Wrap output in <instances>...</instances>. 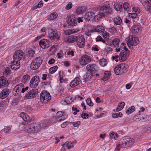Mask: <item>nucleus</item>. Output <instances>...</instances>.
I'll return each mask as SVG.
<instances>
[{
  "mask_svg": "<svg viewBox=\"0 0 151 151\" xmlns=\"http://www.w3.org/2000/svg\"><path fill=\"white\" fill-rule=\"evenodd\" d=\"M109 35V33L106 32H104L103 33V37L104 39L107 38Z\"/></svg>",
  "mask_w": 151,
  "mask_h": 151,
  "instance_id": "nucleus-57",
  "label": "nucleus"
},
{
  "mask_svg": "<svg viewBox=\"0 0 151 151\" xmlns=\"http://www.w3.org/2000/svg\"><path fill=\"white\" fill-rule=\"evenodd\" d=\"M111 12V9L109 6L104 4L100 7L99 12L101 16L105 17L107 15L110 14Z\"/></svg>",
  "mask_w": 151,
  "mask_h": 151,
  "instance_id": "nucleus-1",
  "label": "nucleus"
},
{
  "mask_svg": "<svg viewBox=\"0 0 151 151\" xmlns=\"http://www.w3.org/2000/svg\"><path fill=\"white\" fill-rule=\"evenodd\" d=\"M119 56V60L121 62L125 61L128 58L127 54L126 55L124 54V52H121Z\"/></svg>",
  "mask_w": 151,
  "mask_h": 151,
  "instance_id": "nucleus-28",
  "label": "nucleus"
},
{
  "mask_svg": "<svg viewBox=\"0 0 151 151\" xmlns=\"http://www.w3.org/2000/svg\"><path fill=\"white\" fill-rule=\"evenodd\" d=\"M40 81L39 77L35 76L31 79L30 82V86L32 88H36L38 85Z\"/></svg>",
  "mask_w": 151,
  "mask_h": 151,
  "instance_id": "nucleus-9",
  "label": "nucleus"
},
{
  "mask_svg": "<svg viewBox=\"0 0 151 151\" xmlns=\"http://www.w3.org/2000/svg\"><path fill=\"white\" fill-rule=\"evenodd\" d=\"M73 6V4L71 2H70L65 6V9L66 10L70 9Z\"/></svg>",
  "mask_w": 151,
  "mask_h": 151,
  "instance_id": "nucleus-52",
  "label": "nucleus"
},
{
  "mask_svg": "<svg viewBox=\"0 0 151 151\" xmlns=\"http://www.w3.org/2000/svg\"><path fill=\"white\" fill-rule=\"evenodd\" d=\"M121 146L125 148L128 147L133 145L134 143V141L133 139L129 137H126L121 139Z\"/></svg>",
  "mask_w": 151,
  "mask_h": 151,
  "instance_id": "nucleus-3",
  "label": "nucleus"
},
{
  "mask_svg": "<svg viewBox=\"0 0 151 151\" xmlns=\"http://www.w3.org/2000/svg\"><path fill=\"white\" fill-rule=\"evenodd\" d=\"M135 110V108L134 106H132L129 108L126 111V113L128 114H129L134 111Z\"/></svg>",
  "mask_w": 151,
  "mask_h": 151,
  "instance_id": "nucleus-38",
  "label": "nucleus"
},
{
  "mask_svg": "<svg viewBox=\"0 0 151 151\" xmlns=\"http://www.w3.org/2000/svg\"><path fill=\"white\" fill-rule=\"evenodd\" d=\"M62 146L63 147H65L66 148L70 149L74 147L73 143H72L71 141H68L64 143Z\"/></svg>",
  "mask_w": 151,
  "mask_h": 151,
  "instance_id": "nucleus-26",
  "label": "nucleus"
},
{
  "mask_svg": "<svg viewBox=\"0 0 151 151\" xmlns=\"http://www.w3.org/2000/svg\"><path fill=\"white\" fill-rule=\"evenodd\" d=\"M9 85V83L6 78L4 77H0V88L4 87H6Z\"/></svg>",
  "mask_w": 151,
  "mask_h": 151,
  "instance_id": "nucleus-17",
  "label": "nucleus"
},
{
  "mask_svg": "<svg viewBox=\"0 0 151 151\" xmlns=\"http://www.w3.org/2000/svg\"><path fill=\"white\" fill-rule=\"evenodd\" d=\"M37 89H32L27 93L24 96V98L27 99H32L36 97L38 93Z\"/></svg>",
  "mask_w": 151,
  "mask_h": 151,
  "instance_id": "nucleus-10",
  "label": "nucleus"
},
{
  "mask_svg": "<svg viewBox=\"0 0 151 151\" xmlns=\"http://www.w3.org/2000/svg\"><path fill=\"white\" fill-rule=\"evenodd\" d=\"M129 4L127 3H124L123 4L124 9L125 11H127L128 8H129Z\"/></svg>",
  "mask_w": 151,
  "mask_h": 151,
  "instance_id": "nucleus-54",
  "label": "nucleus"
},
{
  "mask_svg": "<svg viewBox=\"0 0 151 151\" xmlns=\"http://www.w3.org/2000/svg\"><path fill=\"white\" fill-rule=\"evenodd\" d=\"M125 104V103L123 102L119 103L116 109V111L118 112L122 109L124 106Z\"/></svg>",
  "mask_w": 151,
  "mask_h": 151,
  "instance_id": "nucleus-33",
  "label": "nucleus"
},
{
  "mask_svg": "<svg viewBox=\"0 0 151 151\" xmlns=\"http://www.w3.org/2000/svg\"><path fill=\"white\" fill-rule=\"evenodd\" d=\"M58 15L56 12H55L50 14L49 16L48 19L50 20H53L55 19L57 17Z\"/></svg>",
  "mask_w": 151,
  "mask_h": 151,
  "instance_id": "nucleus-35",
  "label": "nucleus"
},
{
  "mask_svg": "<svg viewBox=\"0 0 151 151\" xmlns=\"http://www.w3.org/2000/svg\"><path fill=\"white\" fill-rule=\"evenodd\" d=\"M11 129V128L8 126H4V128L2 129V130H3L5 133H9V131Z\"/></svg>",
  "mask_w": 151,
  "mask_h": 151,
  "instance_id": "nucleus-49",
  "label": "nucleus"
},
{
  "mask_svg": "<svg viewBox=\"0 0 151 151\" xmlns=\"http://www.w3.org/2000/svg\"><path fill=\"white\" fill-rule=\"evenodd\" d=\"M128 14L129 17H130L133 19L136 18L137 16V14L134 13H129Z\"/></svg>",
  "mask_w": 151,
  "mask_h": 151,
  "instance_id": "nucleus-53",
  "label": "nucleus"
},
{
  "mask_svg": "<svg viewBox=\"0 0 151 151\" xmlns=\"http://www.w3.org/2000/svg\"><path fill=\"white\" fill-rule=\"evenodd\" d=\"M110 76V74L109 72H105L104 73V76L103 78V80L104 81L107 80L109 77Z\"/></svg>",
  "mask_w": 151,
  "mask_h": 151,
  "instance_id": "nucleus-48",
  "label": "nucleus"
},
{
  "mask_svg": "<svg viewBox=\"0 0 151 151\" xmlns=\"http://www.w3.org/2000/svg\"><path fill=\"white\" fill-rule=\"evenodd\" d=\"M139 1L147 11L151 12V3L147 0H139Z\"/></svg>",
  "mask_w": 151,
  "mask_h": 151,
  "instance_id": "nucleus-16",
  "label": "nucleus"
},
{
  "mask_svg": "<svg viewBox=\"0 0 151 151\" xmlns=\"http://www.w3.org/2000/svg\"><path fill=\"white\" fill-rule=\"evenodd\" d=\"M132 32L134 33H138L141 30V27L139 25H134L132 27Z\"/></svg>",
  "mask_w": 151,
  "mask_h": 151,
  "instance_id": "nucleus-29",
  "label": "nucleus"
},
{
  "mask_svg": "<svg viewBox=\"0 0 151 151\" xmlns=\"http://www.w3.org/2000/svg\"><path fill=\"white\" fill-rule=\"evenodd\" d=\"M99 63L100 65L102 66H106L107 64V62L106 59L104 58H102L100 60Z\"/></svg>",
  "mask_w": 151,
  "mask_h": 151,
  "instance_id": "nucleus-37",
  "label": "nucleus"
},
{
  "mask_svg": "<svg viewBox=\"0 0 151 151\" xmlns=\"http://www.w3.org/2000/svg\"><path fill=\"white\" fill-rule=\"evenodd\" d=\"M20 63L19 61H16L14 60L10 64V68L13 70H15L20 67Z\"/></svg>",
  "mask_w": 151,
  "mask_h": 151,
  "instance_id": "nucleus-19",
  "label": "nucleus"
},
{
  "mask_svg": "<svg viewBox=\"0 0 151 151\" xmlns=\"http://www.w3.org/2000/svg\"><path fill=\"white\" fill-rule=\"evenodd\" d=\"M119 39L117 38H115L112 40V45L115 47H119Z\"/></svg>",
  "mask_w": 151,
  "mask_h": 151,
  "instance_id": "nucleus-34",
  "label": "nucleus"
},
{
  "mask_svg": "<svg viewBox=\"0 0 151 151\" xmlns=\"http://www.w3.org/2000/svg\"><path fill=\"white\" fill-rule=\"evenodd\" d=\"M94 13L93 12H87L85 15V19L87 20H89L91 18L94 17Z\"/></svg>",
  "mask_w": 151,
  "mask_h": 151,
  "instance_id": "nucleus-27",
  "label": "nucleus"
},
{
  "mask_svg": "<svg viewBox=\"0 0 151 151\" xmlns=\"http://www.w3.org/2000/svg\"><path fill=\"white\" fill-rule=\"evenodd\" d=\"M114 22L115 24L119 25L122 23V20L120 17H117L114 18Z\"/></svg>",
  "mask_w": 151,
  "mask_h": 151,
  "instance_id": "nucleus-32",
  "label": "nucleus"
},
{
  "mask_svg": "<svg viewBox=\"0 0 151 151\" xmlns=\"http://www.w3.org/2000/svg\"><path fill=\"white\" fill-rule=\"evenodd\" d=\"M98 46L97 45H96L95 46H94L93 47H92V50H94L95 51H98L99 50V49L97 48Z\"/></svg>",
  "mask_w": 151,
  "mask_h": 151,
  "instance_id": "nucleus-64",
  "label": "nucleus"
},
{
  "mask_svg": "<svg viewBox=\"0 0 151 151\" xmlns=\"http://www.w3.org/2000/svg\"><path fill=\"white\" fill-rule=\"evenodd\" d=\"M81 80L78 77L76 78L70 84V86L73 88L81 83Z\"/></svg>",
  "mask_w": 151,
  "mask_h": 151,
  "instance_id": "nucleus-21",
  "label": "nucleus"
},
{
  "mask_svg": "<svg viewBox=\"0 0 151 151\" xmlns=\"http://www.w3.org/2000/svg\"><path fill=\"white\" fill-rule=\"evenodd\" d=\"M67 40H65V41L66 42H70V43H73V41L72 40V39H71V38H70V36L67 39Z\"/></svg>",
  "mask_w": 151,
  "mask_h": 151,
  "instance_id": "nucleus-62",
  "label": "nucleus"
},
{
  "mask_svg": "<svg viewBox=\"0 0 151 151\" xmlns=\"http://www.w3.org/2000/svg\"><path fill=\"white\" fill-rule=\"evenodd\" d=\"M122 116V114L121 112L118 113H114L112 114V116L113 118H116L119 117H121Z\"/></svg>",
  "mask_w": 151,
  "mask_h": 151,
  "instance_id": "nucleus-45",
  "label": "nucleus"
},
{
  "mask_svg": "<svg viewBox=\"0 0 151 151\" xmlns=\"http://www.w3.org/2000/svg\"><path fill=\"white\" fill-rule=\"evenodd\" d=\"M79 30L77 29H69L64 31L65 34L66 35H69L72 34L76 33L78 32Z\"/></svg>",
  "mask_w": 151,
  "mask_h": 151,
  "instance_id": "nucleus-30",
  "label": "nucleus"
},
{
  "mask_svg": "<svg viewBox=\"0 0 151 151\" xmlns=\"http://www.w3.org/2000/svg\"><path fill=\"white\" fill-rule=\"evenodd\" d=\"M84 7L81 6L77 8L76 10V12L78 14H80L84 11Z\"/></svg>",
  "mask_w": 151,
  "mask_h": 151,
  "instance_id": "nucleus-40",
  "label": "nucleus"
},
{
  "mask_svg": "<svg viewBox=\"0 0 151 151\" xmlns=\"http://www.w3.org/2000/svg\"><path fill=\"white\" fill-rule=\"evenodd\" d=\"M28 53L29 54V56L32 57L35 53V52L32 50H30L28 51Z\"/></svg>",
  "mask_w": 151,
  "mask_h": 151,
  "instance_id": "nucleus-63",
  "label": "nucleus"
},
{
  "mask_svg": "<svg viewBox=\"0 0 151 151\" xmlns=\"http://www.w3.org/2000/svg\"><path fill=\"white\" fill-rule=\"evenodd\" d=\"M85 39L84 38L81 37L78 40L77 42L78 45L80 48H83L85 46Z\"/></svg>",
  "mask_w": 151,
  "mask_h": 151,
  "instance_id": "nucleus-24",
  "label": "nucleus"
},
{
  "mask_svg": "<svg viewBox=\"0 0 151 151\" xmlns=\"http://www.w3.org/2000/svg\"><path fill=\"white\" fill-rule=\"evenodd\" d=\"M128 39L127 44L129 47L130 49L133 48L132 46L137 45L139 42V40L137 37H133L132 36L131 38L129 37Z\"/></svg>",
  "mask_w": 151,
  "mask_h": 151,
  "instance_id": "nucleus-6",
  "label": "nucleus"
},
{
  "mask_svg": "<svg viewBox=\"0 0 151 151\" xmlns=\"http://www.w3.org/2000/svg\"><path fill=\"white\" fill-rule=\"evenodd\" d=\"M13 32L14 33H16L18 32L19 29L17 26L14 27L13 28Z\"/></svg>",
  "mask_w": 151,
  "mask_h": 151,
  "instance_id": "nucleus-60",
  "label": "nucleus"
},
{
  "mask_svg": "<svg viewBox=\"0 0 151 151\" xmlns=\"http://www.w3.org/2000/svg\"><path fill=\"white\" fill-rule=\"evenodd\" d=\"M94 21L95 22H98L100 18H102V17H102L101 16L99 12L97 15H95L94 14Z\"/></svg>",
  "mask_w": 151,
  "mask_h": 151,
  "instance_id": "nucleus-42",
  "label": "nucleus"
},
{
  "mask_svg": "<svg viewBox=\"0 0 151 151\" xmlns=\"http://www.w3.org/2000/svg\"><path fill=\"white\" fill-rule=\"evenodd\" d=\"M66 19L67 23L69 26H74L77 24V21L76 20L75 16L73 14L68 15Z\"/></svg>",
  "mask_w": 151,
  "mask_h": 151,
  "instance_id": "nucleus-8",
  "label": "nucleus"
},
{
  "mask_svg": "<svg viewBox=\"0 0 151 151\" xmlns=\"http://www.w3.org/2000/svg\"><path fill=\"white\" fill-rule=\"evenodd\" d=\"M70 38L72 39V40L73 41V42L78 40V37L76 36H70Z\"/></svg>",
  "mask_w": 151,
  "mask_h": 151,
  "instance_id": "nucleus-59",
  "label": "nucleus"
},
{
  "mask_svg": "<svg viewBox=\"0 0 151 151\" xmlns=\"http://www.w3.org/2000/svg\"><path fill=\"white\" fill-rule=\"evenodd\" d=\"M55 116L57 121L60 122L64 120L66 118L65 113L60 111L57 112Z\"/></svg>",
  "mask_w": 151,
  "mask_h": 151,
  "instance_id": "nucleus-18",
  "label": "nucleus"
},
{
  "mask_svg": "<svg viewBox=\"0 0 151 151\" xmlns=\"http://www.w3.org/2000/svg\"><path fill=\"white\" fill-rule=\"evenodd\" d=\"M91 61V57L87 55H84L82 56L79 60L80 65H85Z\"/></svg>",
  "mask_w": 151,
  "mask_h": 151,
  "instance_id": "nucleus-7",
  "label": "nucleus"
},
{
  "mask_svg": "<svg viewBox=\"0 0 151 151\" xmlns=\"http://www.w3.org/2000/svg\"><path fill=\"white\" fill-rule=\"evenodd\" d=\"M27 124L24 128L25 132L31 134H34V123H28Z\"/></svg>",
  "mask_w": 151,
  "mask_h": 151,
  "instance_id": "nucleus-15",
  "label": "nucleus"
},
{
  "mask_svg": "<svg viewBox=\"0 0 151 151\" xmlns=\"http://www.w3.org/2000/svg\"><path fill=\"white\" fill-rule=\"evenodd\" d=\"M34 134H37L38 133L41 129V125L39 124L34 123Z\"/></svg>",
  "mask_w": 151,
  "mask_h": 151,
  "instance_id": "nucleus-25",
  "label": "nucleus"
},
{
  "mask_svg": "<svg viewBox=\"0 0 151 151\" xmlns=\"http://www.w3.org/2000/svg\"><path fill=\"white\" fill-rule=\"evenodd\" d=\"M29 87L28 86H26L25 87L24 86L22 87L21 93H24L26 91L28 90Z\"/></svg>",
  "mask_w": 151,
  "mask_h": 151,
  "instance_id": "nucleus-61",
  "label": "nucleus"
},
{
  "mask_svg": "<svg viewBox=\"0 0 151 151\" xmlns=\"http://www.w3.org/2000/svg\"><path fill=\"white\" fill-rule=\"evenodd\" d=\"M19 115L24 121L22 123V125H26L30 122L31 120L30 119L29 116L27 114L24 112H21L20 113Z\"/></svg>",
  "mask_w": 151,
  "mask_h": 151,
  "instance_id": "nucleus-11",
  "label": "nucleus"
},
{
  "mask_svg": "<svg viewBox=\"0 0 151 151\" xmlns=\"http://www.w3.org/2000/svg\"><path fill=\"white\" fill-rule=\"evenodd\" d=\"M30 79V76L27 74L24 75L22 78V82L25 83L28 81Z\"/></svg>",
  "mask_w": 151,
  "mask_h": 151,
  "instance_id": "nucleus-31",
  "label": "nucleus"
},
{
  "mask_svg": "<svg viewBox=\"0 0 151 151\" xmlns=\"http://www.w3.org/2000/svg\"><path fill=\"white\" fill-rule=\"evenodd\" d=\"M86 102L87 104L90 106H92L93 105V104L92 102L91 99L89 98H88L86 100Z\"/></svg>",
  "mask_w": 151,
  "mask_h": 151,
  "instance_id": "nucleus-50",
  "label": "nucleus"
},
{
  "mask_svg": "<svg viewBox=\"0 0 151 151\" xmlns=\"http://www.w3.org/2000/svg\"><path fill=\"white\" fill-rule=\"evenodd\" d=\"M48 37L51 40H58L60 37L58 36V33L57 31L50 29H48Z\"/></svg>",
  "mask_w": 151,
  "mask_h": 151,
  "instance_id": "nucleus-5",
  "label": "nucleus"
},
{
  "mask_svg": "<svg viewBox=\"0 0 151 151\" xmlns=\"http://www.w3.org/2000/svg\"><path fill=\"white\" fill-rule=\"evenodd\" d=\"M9 90L7 88H4L1 92L0 94V98L3 99L9 95Z\"/></svg>",
  "mask_w": 151,
  "mask_h": 151,
  "instance_id": "nucleus-20",
  "label": "nucleus"
},
{
  "mask_svg": "<svg viewBox=\"0 0 151 151\" xmlns=\"http://www.w3.org/2000/svg\"><path fill=\"white\" fill-rule=\"evenodd\" d=\"M58 67L56 65L53 67L50 68L49 70V71L50 73L52 74L55 73L56 70H57Z\"/></svg>",
  "mask_w": 151,
  "mask_h": 151,
  "instance_id": "nucleus-41",
  "label": "nucleus"
},
{
  "mask_svg": "<svg viewBox=\"0 0 151 151\" xmlns=\"http://www.w3.org/2000/svg\"><path fill=\"white\" fill-rule=\"evenodd\" d=\"M72 99L70 97H68L66 98L65 100V101L66 103L68 104H70L73 101Z\"/></svg>",
  "mask_w": 151,
  "mask_h": 151,
  "instance_id": "nucleus-47",
  "label": "nucleus"
},
{
  "mask_svg": "<svg viewBox=\"0 0 151 151\" xmlns=\"http://www.w3.org/2000/svg\"><path fill=\"white\" fill-rule=\"evenodd\" d=\"M118 6V7H116V6H114V9L116 10L117 11H120L121 10V9H122V5H116V6Z\"/></svg>",
  "mask_w": 151,
  "mask_h": 151,
  "instance_id": "nucleus-58",
  "label": "nucleus"
},
{
  "mask_svg": "<svg viewBox=\"0 0 151 151\" xmlns=\"http://www.w3.org/2000/svg\"><path fill=\"white\" fill-rule=\"evenodd\" d=\"M86 69L88 71L93 73L97 70L98 67L96 65L91 63L89 64L86 66Z\"/></svg>",
  "mask_w": 151,
  "mask_h": 151,
  "instance_id": "nucleus-14",
  "label": "nucleus"
},
{
  "mask_svg": "<svg viewBox=\"0 0 151 151\" xmlns=\"http://www.w3.org/2000/svg\"><path fill=\"white\" fill-rule=\"evenodd\" d=\"M52 122L51 120L49 119L45 120L42 123L39 124L41 125V128H45L50 125Z\"/></svg>",
  "mask_w": 151,
  "mask_h": 151,
  "instance_id": "nucleus-23",
  "label": "nucleus"
},
{
  "mask_svg": "<svg viewBox=\"0 0 151 151\" xmlns=\"http://www.w3.org/2000/svg\"><path fill=\"white\" fill-rule=\"evenodd\" d=\"M125 64L124 63L117 65L114 69V72L116 75H120L127 72L125 66Z\"/></svg>",
  "mask_w": 151,
  "mask_h": 151,
  "instance_id": "nucleus-2",
  "label": "nucleus"
},
{
  "mask_svg": "<svg viewBox=\"0 0 151 151\" xmlns=\"http://www.w3.org/2000/svg\"><path fill=\"white\" fill-rule=\"evenodd\" d=\"M23 52L21 50H17L13 55V60L16 61H19L22 58Z\"/></svg>",
  "mask_w": 151,
  "mask_h": 151,
  "instance_id": "nucleus-12",
  "label": "nucleus"
},
{
  "mask_svg": "<svg viewBox=\"0 0 151 151\" xmlns=\"http://www.w3.org/2000/svg\"><path fill=\"white\" fill-rule=\"evenodd\" d=\"M40 66L39 65L35 64V63H33L32 61L30 65V68L33 70H35L38 68Z\"/></svg>",
  "mask_w": 151,
  "mask_h": 151,
  "instance_id": "nucleus-39",
  "label": "nucleus"
},
{
  "mask_svg": "<svg viewBox=\"0 0 151 151\" xmlns=\"http://www.w3.org/2000/svg\"><path fill=\"white\" fill-rule=\"evenodd\" d=\"M40 46L43 49L48 48L50 46V42L47 39H43L41 40L39 42Z\"/></svg>",
  "mask_w": 151,
  "mask_h": 151,
  "instance_id": "nucleus-13",
  "label": "nucleus"
},
{
  "mask_svg": "<svg viewBox=\"0 0 151 151\" xmlns=\"http://www.w3.org/2000/svg\"><path fill=\"white\" fill-rule=\"evenodd\" d=\"M72 123L74 127H77L80 124L81 122L80 121H78L77 122H72Z\"/></svg>",
  "mask_w": 151,
  "mask_h": 151,
  "instance_id": "nucleus-55",
  "label": "nucleus"
},
{
  "mask_svg": "<svg viewBox=\"0 0 151 151\" xmlns=\"http://www.w3.org/2000/svg\"><path fill=\"white\" fill-rule=\"evenodd\" d=\"M70 122L66 121L64 122L63 123L61 124V127L62 128H64L65 127L69 124Z\"/></svg>",
  "mask_w": 151,
  "mask_h": 151,
  "instance_id": "nucleus-56",
  "label": "nucleus"
},
{
  "mask_svg": "<svg viewBox=\"0 0 151 151\" xmlns=\"http://www.w3.org/2000/svg\"><path fill=\"white\" fill-rule=\"evenodd\" d=\"M118 137V134H115L114 132H112L110 134V139L114 138L115 139H116Z\"/></svg>",
  "mask_w": 151,
  "mask_h": 151,
  "instance_id": "nucleus-44",
  "label": "nucleus"
},
{
  "mask_svg": "<svg viewBox=\"0 0 151 151\" xmlns=\"http://www.w3.org/2000/svg\"><path fill=\"white\" fill-rule=\"evenodd\" d=\"M11 70L9 68L6 67L4 70V74L6 75H9L10 73Z\"/></svg>",
  "mask_w": 151,
  "mask_h": 151,
  "instance_id": "nucleus-46",
  "label": "nucleus"
},
{
  "mask_svg": "<svg viewBox=\"0 0 151 151\" xmlns=\"http://www.w3.org/2000/svg\"><path fill=\"white\" fill-rule=\"evenodd\" d=\"M43 3L42 1H40L38 4L34 7L33 9H37L38 8L41 7L43 5Z\"/></svg>",
  "mask_w": 151,
  "mask_h": 151,
  "instance_id": "nucleus-51",
  "label": "nucleus"
},
{
  "mask_svg": "<svg viewBox=\"0 0 151 151\" xmlns=\"http://www.w3.org/2000/svg\"><path fill=\"white\" fill-rule=\"evenodd\" d=\"M23 86H24L23 84H19L14 87L13 89V91H16L18 94L20 93H21L22 88Z\"/></svg>",
  "mask_w": 151,
  "mask_h": 151,
  "instance_id": "nucleus-22",
  "label": "nucleus"
},
{
  "mask_svg": "<svg viewBox=\"0 0 151 151\" xmlns=\"http://www.w3.org/2000/svg\"><path fill=\"white\" fill-rule=\"evenodd\" d=\"M51 99V96L49 93L44 91L42 92L40 96V99L42 102L46 104L49 102Z\"/></svg>",
  "mask_w": 151,
  "mask_h": 151,
  "instance_id": "nucleus-4",
  "label": "nucleus"
},
{
  "mask_svg": "<svg viewBox=\"0 0 151 151\" xmlns=\"http://www.w3.org/2000/svg\"><path fill=\"white\" fill-rule=\"evenodd\" d=\"M33 61L36 62V63L37 62L39 65H41L42 62V60L40 57L36 58Z\"/></svg>",
  "mask_w": 151,
  "mask_h": 151,
  "instance_id": "nucleus-43",
  "label": "nucleus"
},
{
  "mask_svg": "<svg viewBox=\"0 0 151 151\" xmlns=\"http://www.w3.org/2000/svg\"><path fill=\"white\" fill-rule=\"evenodd\" d=\"M96 31L97 32H103L104 30V27L101 25H98L95 27Z\"/></svg>",
  "mask_w": 151,
  "mask_h": 151,
  "instance_id": "nucleus-36",
  "label": "nucleus"
}]
</instances>
